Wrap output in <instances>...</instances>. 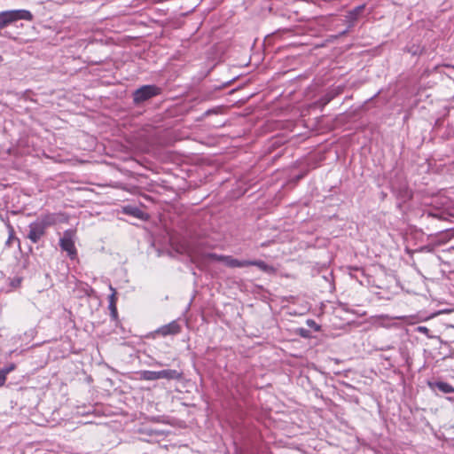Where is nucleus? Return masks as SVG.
I'll return each mask as SVG.
<instances>
[{
    "label": "nucleus",
    "mask_w": 454,
    "mask_h": 454,
    "mask_svg": "<svg viewBox=\"0 0 454 454\" xmlns=\"http://www.w3.org/2000/svg\"><path fill=\"white\" fill-rule=\"evenodd\" d=\"M51 224V217L45 215L28 225L27 238L32 243H37L45 235L46 229Z\"/></svg>",
    "instance_id": "nucleus-1"
},
{
    "label": "nucleus",
    "mask_w": 454,
    "mask_h": 454,
    "mask_svg": "<svg viewBox=\"0 0 454 454\" xmlns=\"http://www.w3.org/2000/svg\"><path fill=\"white\" fill-rule=\"evenodd\" d=\"M32 20L33 15L27 10H12L0 12V29L5 27L9 24L20 20Z\"/></svg>",
    "instance_id": "nucleus-2"
},
{
    "label": "nucleus",
    "mask_w": 454,
    "mask_h": 454,
    "mask_svg": "<svg viewBox=\"0 0 454 454\" xmlns=\"http://www.w3.org/2000/svg\"><path fill=\"white\" fill-rule=\"evenodd\" d=\"M159 94H160V89L158 86L154 84L144 85L133 92V103L138 106Z\"/></svg>",
    "instance_id": "nucleus-3"
},
{
    "label": "nucleus",
    "mask_w": 454,
    "mask_h": 454,
    "mask_svg": "<svg viewBox=\"0 0 454 454\" xmlns=\"http://www.w3.org/2000/svg\"><path fill=\"white\" fill-rule=\"evenodd\" d=\"M74 233L72 230L64 231L63 237L59 239V247L67 253L70 259L74 260L77 256V250L74 241Z\"/></svg>",
    "instance_id": "nucleus-4"
},
{
    "label": "nucleus",
    "mask_w": 454,
    "mask_h": 454,
    "mask_svg": "<svg viewBox=\"0 0 454 454\" xmlns=\"http://www.w3.org/2000/svg\"><path fill=\"white\" fill-rule=\"evenodd\" d=\"M429 388L436 395L442 394H451L454 393V387L448 382L442 380H429L427 381Z\"/></svg>",
    "instance_id": "nucleus-5"
},
{
    "label": "nucleus",
    "mask_w": 454,
    "mask_h": 454,
    "mask_svg": "<svg viewBox=\"0 0 454 454\" xmlns=\"http://www.w3.org/2000/svg\"><path fill=\"white\" fill-rule=\"evenodd\" d=\"M181 332V326L176 321H172L169 324L160 327L156 333L161 336L176 335Z\"/></svg>",
    "instance_id": "nucleus-6"
},
{
    "label": "nucleus",
    "mask_w": 454,
    "mask_h": 454,
    "mask_svg": "<svg viewBox=\"0 0 454 454\" xmlns=\"http://www.w3.org/2000/svg\"><path fill=\"white\" fill-rule=\"evenodd\" d=\"M158 380L166 379V380H180L183 378V372L177 370L173 369H166L158 372Z\"/></svg>",
    "instance_id": "nucleus-7"
},
{
    "label": "nucleus",
    "mask_w": 454,
    "mask_h": 454,
    "mask_svg": "<svg viewBox=\"0 0 454 454\" xmlns=\"http://www.w3.org/2000/svg\"><path fill=\"white\" fill-rule=\"evenodd\" d=\"M250 266H256L262 271L266 272L268 274H275L276 273V269L273 266L267 264L265 262H263L262 260L250 261Z\"/></svg>",
    "instance_id": "nucleus-8"
},
{
    "label": "nucleus",
    "mask_w": 454,
    "mask_h": 454,
    "mask_svg": "<svg viewBox=\"0 0 454 454\" xmlns=\"http://www.w3.org/2000/svg\"><path fill=\"white\" fill-rule=\"evenodd\" d=\"M225 264L231 268H242L250 266V261H239L238 259L232 258L231 256H227Z\"/></svg>",
    "instance_id": "nucleus-9"
},
{
    "label": "nucleus",
    "mask_w": 454,
    "mask_h": 454,
    "mask_svg": "<svg viewBox=\"0 0 454 454\" xmlns=\"http://www.w3.org/2000/svg\"><path fill=\"white\" fill-rule=\"evenodd\" d=\"M139 375H140V380H149V381L157 380L158 377H159L158 372H153V371H141L139 372Z\"/></svg>",
    "instance_id": "nucleus-10"
},
{
    "label": "nucleus",
    "mask_w": 454,
    "mask_h": 454,
    "mask_svg": "<svg viewBox=\"0 0 454 454\" xmlns=\"http://www.w3.org/2000/svg\"><path fill=\"white\" fill-rule=\"evenodd\" d=\"M124 212L137 218H143L144 212L136 207H125Z\"/></svg>",
    "instance_id": "nucleus-11"
},
{
    "label": "nucleus",
    "mask_w": 454,
    "mask_h": 454,
    "mask_svg": "<svg viewBox=\"0 0 454 454\" xmlns=\"http://www.w3.org/2000/svg\"><path fill=\"white\" fill-rule=\"evenodd\" d=\"M336 95L337 93L335 92H328L319 99L318 103L324 107L328 103H330L335 98Z\"/></svg>",
    "instance_id": "nucleus-12"
},
{
    "label": "nucleus",
    "mask_w": 454,
    "mask_h": 454,
    "mask_svg": "<svg viewBox=\"0 0 454 454\" xmlns=\"http://www.w3.org/2000/svg\"><path fill=\"white\" fill-rule=\"evenodd\" d=\"M364 4L355 7L354 9L348 12L349 18L354 20H356L360 13L364 11Z\"/></svg>",
    "instance_id": "nucleus-13"
},
{
    "label": "nucleus",
    "mask_w": 454,
    "mask_h": 454,
    "mask_svg": "<svg viewBox=\"0 0 454 454\" xmlns=\"http://www.w3.org/2000/svg\"><path fill=\"white\" fill-rule=\"evenodd\" d=\"M16 368L15 364L12 363L9 365L0 370V375H4V380L6 381L7 375Z\"/></svg>",
    "instance_id": "nucleus-14"
},
{
    "label": "nucleus",
    "mask_w": 454,
    "mask_h": 454,
    "mask_svg": "<svg viewBox=\"0 0 454 454\" xmlns=\"http://www.w3.org/2000/svg\"><path fill=\"white\" fill-rule=\"evenodd\" d=\"M206 257L208 259H211L213 261H218V262H226L227 255H219L215 253H208L206 254Z\"/></svg>",
    "instance_id": "nucleus-15"
},
{
    "label": "nucleus",
    "mask_w": 454,
    "mask_h": 454,
    "mask_svg": "<svg viewBox=\"0 0 454 454\" xmlns=\"http://www.w3.org/2000/svg\"><path fill=\"white\" fill-rule=\"evenodd\" d=\"M7 227H8V231H9V236H8V239H7V240L5 242V245L7 247H10L11 244H12V241L13 239H15L16 237H15V231H14L13 227L11 224H8Z\"/></svg>",
    "instance_id": "nucleus-16"
},
{
    "label": "nucleus",
    "mask_w": 454,
    "mask_h": 454,
    "mask_svg": "<svg viewBox=\"0 0 454 454\" xmlns=\"http://www.w3.org/2000/svg\"><path fill=\"white\" fill-rule=\"evenodd\" d=\"M109 309H110V312H111V317L113 319H117V307H116V304H114L113 301H111L109 303Z\"/></svg>",
    "instance_id": "nucleus-17"
},
{
    "label": "nucleus",
    "mask_w": 454,
    "mask_h": 454,
    "mask_svg": "<svg viewBox=\"0 0 454 454\" xmlns=\"http://www.w3.org/2000/svg\"><path fill=\"white\" fill-rule=\"evenodd\" d=\"M110 289L112 291V294L109 296V303L113 301L114 304H116V290L112 286H110Z\"/></svg>",
    "instance_id": "nucleus-18"
},
{
    "label": "nucleus",
    "mask_w": 454,
    "mask_h": 454,
    "mask_svg": "<svg viewBox=\"0 0 454 454\" xmlns=\"http://www.w3.org/2000/svg\"><path fill=\"white\" fill-rule=\"evenodd\" d=\"M219 111H220V108H219V107H217V108H213V109H209V110L206 111V112L203 114V116H204V117H206V116H208V115H210V114H218V113H219Z\"/></svg>",
    "instance_id": "nucleus-19"
},
{
    "label": "nucleus",
    "mask_w": 454,
    "mask_h": 454,
    "mask_svg": "<svg viewBox=\"0 0 454 454\" xmlns=\"http://www.w3.org/2000/svg\"><path fill=\"white\" fill-rule=\"evenodd\" d=\"M417 332L421 333H424V334H426V335L429 336V335H428V333H429L430 331H429V329H428L427 327H426V326H418V327H417Z\"/></svg>",
    "instance_id": "nucleus-20"
},
{
    "label": "nucleus",
    "mask_w": 454,
    "mask_h": 454,
    "mask_svg": "<svg viewBox=\"0 0 454 454\" xmlns=\"http://www.w3.org/2000/svg\"><path fill=\"white\" fill-rule=\"evenodd\" d=\"M307 323H308V325L315 327V329L317 331L319 330V326L316 324V322L314 320L309 319L307 321Z\"/></svg>",
    "instance_id": "nucleus-21"
},
{
    "label": "nucleus",
    "mask_w": 454,
    "mask_h": 454,
    "mask_svg": "<svg viewBox=\"0 0 454 454\" xmlns=\"http://www.w3.org/2000/svg\"><path fill=\"white\" fill-rule=\"evenodd\" d=\"M299 333L302 337H309V331L303 328L299 329Z\"/></svg>",
    "instance_id": "nucleus-22"
},
{
    "label": "nucleus",
    "mask_w": 454,
    "mask_h": 454,
    "mask_svg": "<svg viewBox=\"0 0 454 454\" xmlns=\"http://www.w3.org/2000/svg\"><path fill=\"white\" fill-rule=\"evenodd\" d=\"M20 282H21V279H20V278H14V279L12 281V286L13 287H17V286H20Z\"/></svg>",
    "instance_id": "nucleus-23"
},
{
    "label": "nucleus",
    "mask_w": 454,
    "mask_h": 454,
    "mask_svg": "<svg viewBox=\"0 0 454 454\" xmlns=\"http://www.w3.org/2000/svg\"><path fill=\"white\" fill-rule=\"evenodd\" d=\"M427 217H436V218H439V219H442V215H437V214H434V213H432V212H428V213L427 214Z\"/></svg>",
    "instance_id": "nucleus-24"
},
{
    "label": "nucleus",
    "mask_w": 454,
    "mask_h": 454,
    "mask_svg": "<svg viewBox=\"0 0 454 454\" xmlns=\"http://www.w3.org/2000/svg\"><path fill=\"white\" fill-rule=\"evenodd\" d=\"M4 383H5V380H4V375H3V376H2V375H0V387H1L2 386H4Z\"/></svg>",
    "instance_id": "nucleus-25"
},
{
    "label": "nucleus",
    "mask_w": 454,
    "mask_h": 454,
    "mask_svg": "<svg viewBox=\"0 0 454 454\" xmlns=\"http://www.w3.org/2000/svg\"><path fill=\"white\" fill-rule=\"evenodd\" d=\"M3 61V57L0 55V63Z\"/></svg>",
    "instance_id": "nucleus-26"
}]
</instances>
